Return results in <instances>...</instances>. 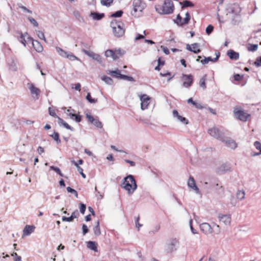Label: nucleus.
<instances>
[{"mask_svg": "<svg viewBox=\"0 0 261 261\" xmlns=\"http://www.w3.org/2000/svg\"><path fill=\"white\" fill-rule=\"evenodd\" d=\"M121 187L127 191L128 194H132L137 189V185L134 177L129 175L123 178Z\"/></svg>", "mask_w": 261, "mask_h": 261, "instance_id": "f257e3e1", "label": "nucleus"}, {"mask_svg": "<svg viewBox=\"0 0 261 261\" xmlns=\"http://www.w3.org/2000/svg\"><path fill=\"white\" fill-rule=\"evenodd\" d=\"M174 10V6L171 0H165L163 5L155 6V10L159 14L165 15L172 14Z\"/></svg>", "mask_w": 261, "mask_h": 261, "instance_id": "f03ea898", "label": "nucleus"}, {"mask_svg": "<svg viewBox=\"0 0 261 261\" xmlns=\"http://www.w3.org/2000/svg\"><path fill=\"white\" fill-rule=\"evenodd\" d=\"M123 23L121 21H118L117 20H113L111 22V27L112 29L114 35L117 37H122L125 32L123 28Z\"/></svg>", "mask_w": 261, "mask_h": 261, "instance_id": "7ed1b4c3", "label": "nucleus"}, {"mask_svg": "<svg viewBox=\"0 0 261 261\" xmlns=\"http://www.w3.org/2000/svg\"><path fill=\"white\" fill-rule=\"evenodd\" d=\"M133 10L131 14L135 17H139L141 15V13L146 7L145 4L141 0H134L133 2Z\"/></svg>", "mask_w": 261, "mask_h": 261, "instance_id": "20e7f679", "label": "nucleus"}, {"mask_svg": "<svg viewBox=\"0 0 261 261\" xmlns=\"http://www.w3.org/2000/svg\"><path fill=\"white\" fill-rule=\"evenodd\" d=\"M179 246V242L176 238H172L167 244L165 248V251L167 253H172L175 252Z\"/></svg>", "mask_w": 261, "mask_h": 261, "instance_id": "39448f33", "label": "nucleus"}, {"mask_svg": "<svg viewBox=\"0 0 261 261\" xmlns=\"http://www.w3.org/2000/svg\"><path fill=\"white\" fill-rule=\"evenodd\" d=\"M28 89L30 90L31 95L33 98L35 100H37L39 98V95L41 93V90L36 87L34 84L32 83H29L27 84Z\"/></svg>", "mask_w": 261, "mask_h": 261, "instance_id": "423d86ee", "label": "nucleus"}, {"mask_svg": "<svg viewBox=\"0 0 261 261\" xmlns=\"http://www.w3.org/2000/svg\"><path fill=\"white\" fill-rule=\"evenodd\" d=\"M208 133L211 136L218 140H219L220 141H221L224 136L223 133L216 127H214L208 129Z\"/></svg>", "mask_w": 261, "mask_h": 261, "instance_id": "0eeeda50", "label": "nucleus"}, {"mask_svg": "<svg viewBox=\"0 0 261 261\" xmlns=\"http://www.w3.org/2000/svg\"><path fill=\"white\" fill-rule=\"evenodd\" d=\"M221 141L224 143L227 147L231 149H234L237 147V144L235 141L229 138L224 136Z\"/></svg>", "mask_w": 261, "mask_h": 261, "instance_id": "6e6552de", "label": "nucleus"}, {"mask_svg": "<svg viewBox=\"0 0 261 261\" xmlns=\"http://www.w3.org/2000/svg\"><path fill=\"white\" fill-rule=\"evenodd\" d=\"M182 78L185 80L182 84L185 87L189 88L192 86L193 83V78L192 75L182 74Z\"/></svg>", "mask_w": 261, "mask_h": 261, "instance_id": "1a4fd4ad", "label": "nucleus"}, {"mask_svg": "<svg viewBox=\"0 0 261 261\" xmlns=\"http://www.w3.org/2000/svg\"><path fill=\"white\" fill-rule=\"evenodd\" d=\"M150 98L146 94H143L141 95L140 97L141 102V108L142 110H144L148 108L149 105V100Z\"/></svg>", "mask_w": 261, "mask_h": 261, "instance_id": "9d476101", "label": "nucleus"}, {"mask_svg": "<svg viewBox=\"0 0 261 261\" xmlns=\"http://www.w3.org/2000/svg\"><path fill=\"white\" fill-rule=\"evenodd\" d=\"M234 113L235 116L239 119L243 121H247L248 117L250 116V115L242 110L234 111Z\"/></svg>", "mask_w": 261, "mask_h": 261, "instance_id": "9b49d317", "label": "nucleus"}, {"mask_svg": "<svg viewBox=\"0 0 261 261\" xmlns=\"http://www.w3.org/2000/svg\"><path fill=\"white\" fill-rule=\"evenodd\" d=\"M82 52L84 53L85 55L91 57L93 60L97 61L99 63L102 62L101 58L100 55L98 54H96L93 52H90L88 50L83 49L82 50Z\"/></svg>", "mask_w": 261, "mask_h": 261, "instance_id": "f8f14e48", "label": "nucleus"}, {"mask_svg": "<svg viewBox=\"0 0 261 261\" xmlns=\"http://www.w3.org/2000/svg\"><path fill=\"white\" fill-rule=\"evenodd\" d=\"M218 219L220 222L226 225H229L230 223L231 220L230 215L219 214Z\"/></svg>", "mask_w": 261, "mask_h": 261, "instance_id": "ddd939ff", "label": "nucleus"}, {"mask_svg": "<svg viewBox=\"0 0 261 261\" xmlns=\"http://www.w3.org/2000/svg\"><path fill=\"white\" fill-rule=\"evenodd\" d=\"M201 230L206 234H210L213 231V228L208 223H203L200 225Z\"/></svg>", "mask_w": 261, "mask_h": 261, "instance_id": "4468645a", "label": "nucleus"}, {"mask_svg": "<svg viewBox=\"0 0 261 261\" xmlns=\"http://www.w3.org/2000/svg\"><path fill=\"white\" fill-rule=\"evenodd\" d=\"M188 186L189 188L193 189L197 194L199 193V189L196 185L195 181L193 177L190 176L188 181Z\"/></svg>", "mask_w": 261, "mask_h": 261, "instance_id": "2eb2a0df", "label": "nucleus"}, {"mask_svg": "<svg viewBox=\"0 0 261 261\" xmlns=\"http://www.w3.org/2000/svg\"><path fill=\"white\" fill-rule=\"evenodd\" d=\"M173 116L174 118H176L178 121L184 124H188L189 123L188 120L185 117L179 115L178 111L176 110L173 111Z\"/></svg>", "mask_w": 261, "mask_h": 261, "instance_id": "dca6fc26", "label": "nucleus"}, {"mask_svg": "<svg viewBox=\"0 0 261 261\" xmlns=\"http://www.w3.org/2000/svg\"><path fill=\"white\" fill-rule=\"evenodd\" d=\"M229 13L233 14L234 15L238 14L241 12V9L238 4H233L230 6L229 8Z\"/></svg>", "mask_w": 261, "mask_h": 261, "instance_id": "f3484780", "label": "nucleus"}, {"mask_svg": "<svg viewBox=\"0 0 261 261\" xmlns=\"http://www.w3.org/2000/svg\"><path fill=\"white\" fill-rule=\"evenodd\" d=\"M78 215V211L77 210H75L71 214L70 216H69V217L63 216L62 218V220L63 221L71 222L74 219L76 218Z\"/></svg>", "mask_w": 261, "mask_h": 261, "instance_id": "a211bd4d", "label": "nucleus"}, {"mask_svg": "<svg viewBox=\"0 0 261 261\" xmlns=\"http://www.w3.org/2000/svg\"><path fill=\"white\" fill-rule=\"evenodd\" d=\"M227 56L231 60H237L239 59L240 54L239 53L236 52L232 49H230L227 51Z\"/></svg>", "mask_w": 261, "mask_h": 261, "instance_id": "6ab92c4d", "label": "nucleus"}, {"mask_svg": "<svg viewBox=\"0 0 261 261\" xmlns=\"http://www.w3.org/2000/svg\"><path fill=\"white\" fill-rule=\"evenodd\" d=\"M90 16L92 17L93 19L95 20H100L105 17V14L97 12H91Z\"/></svg>", "mask_w": 261, "mask_h": 261, "instance_id": "aec40b11", "label": "nucleus"}, {"mask_svg": "<svg viewBox=\"0 0 261 261\" xmlns=\"http://www.w3.org/2000/svg\"><path fill=\"white\" fill-rule=\"evenodd\" d=\"M35 228L33 225H27L23 229V235L30 236L34 231Z\"/></svg>", "mask_w": 261, "mask_h": 261, "instance_id": "412c9836", "label": "nucleus"}, {"mask_svg": "<svg viewBox=\"0 0 261 261\" xmlns=\"http://www.w3.org/2000/svg\"><path fill=\"white\" fill-rule=\"evenodd\" d=\"M32 45L34 49L38 53H41L43 51V48L41 44L37 40L32 41Z\"/></svg>", "mask_w": 261, "mask_h": 261, "instance_id": "4be33fe9", "label": "nucleus"}, {"mask_svg": "<svg viewBox=\"0 0 261 261\" xmlns=\"http://www.w3.org/2000/svg\"><path fill=\"white\" fill-rule=\"evenodd\" d=\"M58 123L59 125H62L64 127L67 129L70 130L71 131H74L73 127L70 126L67 123H66L63 119L60 117H58Z\"/></svg>", "mask_w": 261, "mask_h": 261, "instance_id": "5701e85b", "label": "nucleus"}, {"mask_svg": "<svg viewBox=\"0 0 261 261\" xmlns=\"http://www.w3.org/2000/svg\"><path fill=\"white\" fill-rule=\"evenodd\" d=\"M108 74H111L113 77L117 79H121L122 74L120 73V71L118 69L116 70L109 71Z\"/></svg>", "mask_w": 261, "mask_h": 261, "instance_id": "b1692460", "label": "nucleus"}, {"mask_svg": "<svg viewBox=\"0 0 261 261\" xmlns=\"http://www.w3.org/2000/svg\"><path fill=\"white\" fill-rule=\"evenodd\" d=\"M114 60H116L119 59L120 57L123 55L125 54V51L120 49H115L114 50Z\"/></svg>", "mask_w": 261, "mask_h": 261, "instance_id": "393cba45", "label": "nucleus"}, {"mask_svg": "<svg viewBox=\"0 0 261 261\" xmlns=\"http://www.w3.org/2000/svg\"><path fill=\"white\" fill-rule=\"evenodd\" d=\"M187 102L188 103H191L195 108L198 109H202L204 108L200 103L194 101L192 98H189L187 100Z\"/></svg>", "mask_w": 261, "mask_h": 261, "instance_id": "a878e982", "label": "nucleus"}, {"mask_svg": "<svg viewBox=\"0 0 261 261\" xmlns=\"http://www.w3.org/2000/svg\"><path fill=\"white\" fill-rule=\"evenodd\" d=\"M230 167L227 164H223L219 168L218 172L220 173H224L229 171Z\"/></svg>", "mask_w": 261, "mask_h": 261, "instance_id": "bb28decb", "label": "nucleus"}, {"mask_svg": "<svg viewBox=\"0 0 261 261\" xmlns=\"http://www.w3.org/2000/svg\"><path fill=\"white\" fill-rule=\"evenodd\" d=\"M9 68L12 71H15L17 69V65L13 59H11L8 63Z\"/></svg>", "mask_w": 261, "mask_h": 261, "instance_id": "cd10ccee", "label": "nucleus"}, {"mask_svg": "<svg viewBox=\"0 0 261 261\" xmlns=\"http://www.w3.org/2000/svg\"><path fill=\"white\" fill-rule=\"evenodd\" d=\"M87 247L95 252L97 251V244L94 241H89L87 242Z\"/></svg>", "mask_w": 261, "mask_h": 261, "instance_id": "c85d7f7f", "label": "nucleus"}, {"mask_svg": "<svg viewBox=\"0 0 261 261\" xmlns=\"http://www.w3.org/2000/svg\"><path fill=\"white\" fill-rule=\"evenodd\" d=\"M214 188L218 192L219 194H224V188L222 185L218 183L216 184L214 186Z\"/></svg>", "mask_w": 261, "mask_h": 261, "instance_id": "c756f323", "label": "nucleus"}, {"mask_svg": "<svg viewBox=\"0 0 261 261\" xmlns=\"http://www.w3.org/2000/svg\"><path fill=\"white\" fill-rule=\"evenodd\" d=\"M56 51L59 54V55L63 57V58H66L67 55H68V52L66 51L65 50H63V49H62L61 48L59 47H56Z\"/></svg>", "mask_w": 261, "mask_h": 261, "instance_id": "7c9ffc66", "label": "nucleus"}, {"mask_svg": "<svg viewBox=\"0 0 261 261\" xmlns=\"http://www.w3.org/2000/svg\"><path fill=\"white\" fill-rule=\"evenodd\" d=\"M93 231L95 235L96 236H98L101 234L99 221H97L96 225L93 228Z\"/></svg>", "mask_w": 261, "mask_h": 261, "instance_id": "2f4dec72", "label": "nucleus"}, {"mask_svg": "<svg viewBox=\"0 0 261 261\" xmlns=\"http://www.w3.org/2000/svg\"><path fill=\"white\" fill-rule=\"evenodd\" d=\"M179 4L182 6V8L194 6V4L188 0H185L183 2H180Z\"/></svg>", "mask_w": 261, "mask_h": 261, "instance_id": "473e14b6", "label": "nucleus"}, {"mask_svg": "<svg viewBox=\"0 0 261 261\" xmlns=\"http://www.w3.org/2000/svg\"><path fill=\"white\" fill-rule=\"evenodd\" d=\"M50 136L53 138L57 144L61 143V140L59 138V134L58 132H54L53 134L50 135Z\"/></svg>", "mask_w": 261, "mask_h": 261, "instance_id": "72a5a7b5", "label": "nucleus"}, {"mask_svg": "<svg viewBox=\"0 0 261 261\" xmlns=\"http://www.w3.org/2000/svg\"><path fill=\"white\" fill-rule=\"evenodd\" d=\"M206 80V75H204L202 78L200 79L199 81V86L203 89H206V86L205 81Z\"/></svg>", "mask_w": 261, "mask_h": 261, "instance_id": "f704fd0d", "label": "nucleus"}, {"mask_svg": "<svg viewBox=\"0 0 261 261\" xmlns=\"http://www.w3.org/2000/svg\"><path fill=\"white\" fill-rule=\"evenodd\" d=\"M101 80L108 85H112L113 83V80L111 77L106 75H103L102 76Z\"/></svg>", "mask_w": 261, "mask_h": 261, "instance_id": "c9c22d12", "label": "nucleus"}, {"mask_svg": "<svg viewBox=\"0 0 261 261\" xmlns=\"http://www.w3.org/2000/svg\"><path fill=\"white\" fill-rule=\"evenodd\" d=\"M28 36L27 33H26L25 34H23L22 33L21 34V35L19 38V41L24 46H26V44L27 43V41L25 39V37Z\"/></svg>", "mask_w": 261, "mask_h": 261, "instance_id": "e433bc0d", "label": "nucleus"}, {"mask_svg": "<svg viewBox=\"0 0 261 261\" xmlns=\"http://www.w3.org/2000/svg\"><path fill=\"white\" fill-rule=\"evenodd\" d=\"M173 21H174V22L175 23H176L178 26H180V27L182 26V17L180 15V14H178L177 15L176 19H174Z\"/></svg>", "mask_w": 261, "mask_h": 261, "instance_id": "4c0bfd02", "label": "nucleus"}, {"mask_svg": "<svg viewBox=\"0 0 261 261\" xmlns=\"http://www.w3.org/2000/svg\"><path fill=\"white\" fill-rule=\"evenodd\" d=\"M105 56L107 57H111L114 60V51L113 49H108L105 51Z\"/></svg>", "mask_w": 261, "mask_h": 261, "instance_id": "58836bf2", "label": "nucleus"}, {"mask_svg": "<svg viewBox=\"0 0 261 261\" xmlns=\"http://www.w3.org/2000/svg\"><path fill=\"white\" fill-rule=\"evenodd\" d=\"M86 98L91 103H95L97 101V99L92 98L90 93H87Z\"/></svg>", "mask_w": 261, "mask_h": 261, "instance_id": "ea45409f", "label": "nucleus"}, {"mask_svg": "<svg viewBox=\"0 0 261 261\" xmlns=\"http://www.w3.org/2000/svg\"><path fill=\"white\" fill-rule=\"evenodd\" d=\"M245 193L244 191H238L237 193V197L240 200H243L245 198Z\"/></svg>", "mask_w": 261, "mask_h": 261, "instance_id": "a19ab883", "label": "nucleus"}, {"mask_svg": "<svg viewBox=\"0 0 261 261\" xmlns=\"http://www.w3.org/2000/svg\"><path fill=\"white\" fill-rule=\"evenodd\" d=\"M94 126L96 127L101 128L103 126V125L101 121H100L98 119H95L94 121L92 123Z\"/></svg>", "mask_w": 261, "mask_h": 261, "instance_id": "79ce46f5", "label": "nucleus"}, {"mask_svg": "<svg viewBox=\"0 0 261 261\" xmlns=\"http://www.w3.org/2000/svg\"><path fill=\"white\" fill-rule=\"evenodd\" d=\"M190 20V15L189 12H187L186 13V17L184 18V20L182 21V26L184 24H187L189 23Z\"/></svg>", "mask_w": 261, "mask_h": 261, "instance_id": "37998d69", "label": "nucleus"}, {"mask_svg": "<svg viewBox=\"0 0 261 261\" xmlns=\"http://www.w3.org/2000/svg\"><path fill=\"white\" fill-rule=\"evenodd\" d=\"M216 57L215 58H212L211 57H207V60H208V62H210V61H211V62H216L218 60V59L219 58V57L220 56V53L219 51L216 52Z\"/></svg>", "mask_w": 261, "mask_h": 261, "instance_id": "c03bdc74", "label": "nucleus"}, {"mask_svg": "<svg viewBox=\"0 0 261 261\" xmlns=\"http://www.w3.org/2000/svg\"><path fill=\"white\" fill-rule=\"evenodd\" d=\"M186 49L191 52H193L195 54H198L201 51V50L200 49H193L192 48V46L190 45L189 44H187L186 45Z\"/></svg>", "mask_w": 261, "mask_h": 261, "instance_id": "a18cd8bd", "label": "nucleus"}, {"mask_svg": "<svg viewBox=\"0 0 261 261\" xmlns=\"http://www.w3.org/2000/svg\"><path fill=\"white\" fill-rule=\"evenodd\" d=\"M123 13V12L122 10H118V11L112 13L110 16L111 17H115V18L120 17L122 15Z\"/></svg>", "mask_w": 261, "mask_h": 261, "instance_id": "49530a36", "label": "nucleus"}, {"mask_svg": "<svg viewBox=\"0 0 261 261\" xmlns=\"http://www.w3.org/2000/svg\"><path fill=\"white\" fill-rule=\"evenodd\" d=\"M17 6L19 8L21 9L24 12H27L30 14L32 13V11L31 10L23 6L21 4L18 3L17 4Z\"/></svg>", "mask_w": 261, "mask_h": 261, "instance_id": "de8ad7c7", "label": "nucleus"}, {"mask_svg": "<svg viewBox=\"0 0 261 261\" xmlns=\"http://www.w3.org/2000/svg\"><path fill=\"white\" fill-rule=\"evenodd\" d=\"M113 0H100V3L102 5L109 7L113 3Z\"/></svg>", "mask_w": 261, "mask_h": 261, "instance_id": "09e8293b", "label": "nucleus"}, {"mask_svg": "<svg viewBox=\"0 0 261 261\" xmlns=\"http://www.w3.org/2000/svg\"><path fill=\"white\" fill-rule=\"evenodd\" d=\"M50 169L51 170H54V171H55L56 173L59 174L61 176H63V174L61 172V170H60L59 168H58L57 167H56V166H51L50 167Z\"/></svg>", "mask_w": 261, "mask_h": 261, "instance_id": "8fccbe9b", "label": "nucleus"}, {"mask_svg": "<svg viewBox=\"0 0 261 261\" xmlns=\"http://www.w3.org/2000/svg\"><path fill=\"white\" fill-rule=\"evenodd\" d=\"M66 58H68L71 61L80 60V59L75 56H74L72 53H68Z\"/></svg>", "mask_w": 261, "mask_h": 261, "instance_id": "3c124183", "label": "nucleus"}, {"mask_svg": "<svg viewBox=\"0 0 261 261\" xmlns=\"http://www.w3.org/2000/svg\"><path fill=\"white\" fill-rule=\"evenodd\" d=\"M28 20L35 27H38V23L37 21L33 17L29 16L28 17Z\"/></svg>", "mask_w": 261, "mask_h": 261, "instance_id": "603ef678", "label": "nucleus"}, {"mask_svg": "<svg viewBox=\"0 0 261 261\" xmlns=\"http://www.w3.org/2000/svg\"><path fill=\"white\" fill-rule=\"evenodd\" d=\"M124 80H126L130 82H135L134 79L130 76L122 74L121 79Z\"/></svg>", "mask_w": 261, "mask_h": 261, "instance_id": "864d4df0", "label": "nucleus"}, {"mask_svg": "<svg viewBox=\"0 0 261 261\" xmlns=\"http://www.w3.org/2000/svg\"><path fill=\"white\" fill-rule=\"evenodd\" d=\"M67 191L68 193L73 194L76 197H78V194H77V191L76 190H75L74 189L71 188V187H68L67 188Z\"/></svg>", "mask_w": 261, "mask_h": 261, "instance_id": "5fc2aeb1", "label": "nucleus"}, {"mask_svg": "<svg viewBox=\"0 0 261 261\" xmlns=\"http://www.w3.org/2000/svg\"><path fill=\"white\" fill-rule=\"evenodd\" d=\"M213 30H214V27L212 25L210 24L206 27L205 32L207 35H210L212 33Z\"/></svg>", "mask_w": 261, "mask_h": 261, "instance_id": "6e6d98bb", "label": "nucleus"}, {"mask_svg": "<svg viewBox=\"0 0 261 261\" xmlns=\"http://www.w3.org/2000/svg\"><path fill=\"white\" fill-rule=\"evenodd\" d=\"M258 45L255 44H252L250 45V46L248 48L249 51H254L257 49Z\"/></svg>", "mask_w": 261, "mask_h": 261, "instance_id": "4d7b16f0", "label": "nucleus"}, {"mask_svg": "<svg viewBox=\"0 0 261 261\" xmlns=\"http://www.w3.org/2000/svg\"><path fill=\"white\" fill-rule=\"evenodd\" d=\"M36 34H37L38 37L40 39L43 40L45 41H46L44 34L42 32H41L40 31H36Z\"/></svg>", "mask_w": 261, "mask_h": 261, "instance_id": "13d9d810", "label": "nucleus"}, {"mask_svg": "<svg viewBox=\"0 0 261 261\" xmlns=\"http://www.w3.org/2000/svg\"><path fill=\"white\" fill-rule=\"evenodd\" d=\"M160 229V225L158 224L154 226L152 230H150L149 232V234L154 233L156 232H158Z\"/></svg>", "mask_w": 261, "mask_h": 261, "instance_id": "bf43d9fd", "label": "nucleus"}, {"mask_svg": "<svg viewBox=\"0 0 261 261\" xmlns=\"http://www.w3.org/2000/svg\"><path fill=\"white\" fill-rule=\"evenodd\" d=\"M80 205V211L82 214H84L86 209V205L82 203H81Z\"/></svg>", "mask_w": 261, "mask_h": 261, "instance_id": "052dcab7", "label": "nucleus"}, {"mask_svg": "<svg viewBox=\"0 0 261 261\" xmlns=\"http://www.w3.org/2000/svg\"><path fill=\"white\" fill-rule=\"evenodd\" d=\"M48 112H49V114L54 117H55V118H57L58 119V116L57 115L56 112H55V111L54 110H52L51 108L50 107H49L48 108Z\"/></svg>", "mask_w": 261, "mask_h": 261, "instance_id": "680f3d73", "label": "nucleus"}, {"mask_svg": "<svg viewBox=\"0 0 261 261\" xmlns=\"http://www.w3.org/2000/svg\"><path fill=\"white\" fill-rule=\"evenodd\" d=\"M12 256H13L14 261H21V257L16 253H12Z\"/></svg>", "mask_w": 261, "mask_h": 261, "instance_id": "e2e57ef3", "label": "nucleus"}, {"mask_svg": "<svg viewBox=\"0 0 261 261\" xmlns=\"http://www.w3.org/2000/svg\"><path fill=\"white\" fill-rule=\"evenodd\" d=\"M233 77H234V80L235 81H240L242 79H243V78L244 77V75H241V74H236L234 75Z\"/></svg>", "mask_w": 261, "mask_h": 261, "instance_id": "0e129e2a", "label": "nucleus"}, {"mask_svg": "<svg viewBox=\"0 0 261 261\" xmlns=\"http://www.w3.org/2000/svg\"><path fill=\"white\" fill-rule=\"evenodd\" d=\"M82 231L83 235H85L89 231V229L87 226L85 224H83L82 225Z\"/></svg>", "mask_w": 261, "mask_h": 261, "instance_id": "69168bd1", "label": "nucleus"}, {"mask_svg": "<svg viewBox=\"0 0 261 261\" xmlns=\"http://www.w3.org/2000/svg\"><path fill=\"white\" fill-rule=\"evenodd\" d=\"M254 65L257 67L261 66V56L256 58Z\"/></svg>", "mask_w": 261, "mask_h": 261, "instance_id": "338daca9", "label": "nucleus"}, {"mask_svg": "<svg viewBox=\"0 0 261 261\" xmlns=\"http://www.w3.org/2000/svg\"><path fill=\"white\" fill-rule=\"evenodd\" d=\"M254 146L257 149L259 150V151L261 150V143L259 141H255L254 143Z\"/></svg>", "mask_w": 261, "mask_h": 261, "instance_id": "774afa93", "label": "nucleus"}]
</instances>
